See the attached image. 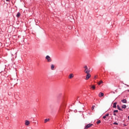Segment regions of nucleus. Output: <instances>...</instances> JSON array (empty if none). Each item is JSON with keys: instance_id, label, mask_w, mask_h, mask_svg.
<instances>
[{"instance_id": "obj_1", "label": "nucleus", "mask_w": 129, "mask_h": 129, "mask_svg": "<svg viewBox=\"0 0 129 129\" xmlns=\"http://www.w3.org/2000/svg\"><path fill=\"white\" fill-rule=\"evenodd\" d=\"M84 68L85 69L84 70L85 73H86V74H88L90 73V69H88V68L87 67V66H85L84 67Z\"/></svg>"}, {"instance_id": "obj_2", "label": "nucleus", "mask_w": 129, "mask_h": 129, "mask_svg": "<svg viewBox=\"0 0 129 129\" xmlns=\"http://www.w3.org/2000/svg\"><path fill=\"white\" fill-rule=\"evenodd\" d=\"M45 59L46 60H47V62H51L52 61V58H51V57H50V56L49 55H47L46 57H45Z\"/></svg>"}, {"instance_id": "obj_3", "label": "nucleus", "mask_w": 129, "mask_h": 129, "mask_svg": "<svg viewBox=\"0 0 129 129\" xmlns=\"http://www.w3.org/2000/svg\"><path fill=\"white\" fill-rule=\"evenodd\" d=\"M92 125H93V124H88L85 126V129L89 128V127H91Z\"/></svg>"}, {"instance_id": "obj_4", "label": "nucleus", "mask_w": 129, "mask_h": 129, "mask_svg": "<svg viewBox=\"0 0 129 129\" xmlns=\"http://www.w3.org/2000/svg\"><path fill=\"white\" fill-rule=\"evenodd\" d=\"M87 75H86V80H88L91 77V75L90 74H87Z\"/></svg>"}, {"instance_id": "obj_5", "label": "nucleus", "mask_w": 129, "mask_h": 129, "mask_svg": "<svg viewBox=\"0 0 129 129\" xmlns=\"http://www.w3.org/2000/svg\"><path fill=\"white\" fill-rule=\"evenodd\" d=\"M73 77H74V75L73 74H71L69 76V78L70 79H72V78H73Z\"/></svg>"}, {"instance_id": "obj_6", "label": "nucleus", "mask_w": 129, "mask_h": 129, "mask_svg": "<svg viewBox=\"0 0 129 129\" xmlns=\"http://www.w3.org/2000/svg\"><path fill=\"white\" fill-rule=\"evenodd\" d=\"M104 95V94H103V93L100 92L98 95V96H99V97H102V96H103Z\"/></svg>"}, {"instance_id": "obj_7", "label": "nucleus", "mask_w": 129, "mask_h": 129, "mask_svg": "<svg viewBox=\"0 0 129 129\" xmlns=\"http://www.w3.org/2000/svg\"><path fill=\"white\" fill-rule=\"evenodd\" d=\"M30 124V121L26 120H25V125H29Z\"/></svg>"}, {"instance_id": "obj_8", "label": "nucleus", "mask_w": 129, "mask_h": 129, "mask_svg": "<svg viewBox=\"0 0 129 129\" xmlns=\"http://www.w3.org/2000/svg\"><path fill=\"white\" fill-rule=\"evenodd\" d=\"M50 67H51V70H54V68H55V66L53 64H51L50 65Z\"/></svg>"}, {"instance_id": "obj_9", "label": "nucleus", "mask_w": 129, "mask_h": 129, "mask_svg": "<svg viewBox=\"0 0 129 129\" xmlns=\"http://www.w3.org/2000/svg\"><path fill=\"white\" fill-rule=\"evenodd\" d=\"M109 116V114L107 113L106 114V115L103 117V118H104V119H105L106 117H108Z\"/></svg>"}, {"instance_id": "obj_10", "label": "nucleus", "mask_w": 129, "mask_h": 129, "mask_svg": "<svg viewBox=\"0 0 129 129\" xmlns=\"http://www.w3.org/2000/svg\"><path fill=\"white\" fill-rule=\"evenodd\" d=\"M117 104V103L115 102L113 103V108H116V105Z\"/></svg>"}, {"instance_id": "obj_11", "label": "nucleus", "mask_w": 129, "mask_h": 129, "mask_svg": "<svg viewBox=\"0 0 129 129\" xmlns=\"http://www.w3.org/2000/svg\"><path fill=\"white\" fill-rule=\"evenodd\" d=\"M49 120H50V119L48 118V119H45L44 120V123H47V122H48V121H49Z\"/></svg>"}, {"instance_id": "obj_12", "label": "nucleus", "mask_w": 129, "mask_h": 129, "mask_svg": "<svg viewBox=\"0 0 129 129\" xmlns=\"http://www.w3.org/2000/svg\"><path fill=\"white\" fill-rule=\"evenodd\" d=\"M20 16H21V14L20 13V12H18L16 15L17 18H20Z\"/></svg>"}, {"instance_id": "obj_13", "label": "nucleus", "mask_w": 129, "mask_h": 129, "mask_svg": "<svg viewBox=\"0 0 129 129\" xmlns=\"http://www.w3.org/2000/svg\"><path fill=\"white\" fill-rule=\"evenodd\" d=\"M123 103H126V100L123 99L121 101Z\"/></svg>"}, {"instance_id": "obj_14", "label": "nucleus", "mask_w": 129, "mask_h": 129, "mask_svg": "<svg viewBox=\"0 0 129 129\" xmlns=\"http://www.w3.org/2000/svg\"><path fill=\"white\" fill-rule=\"evenodd\" d=\"M117 109L119 110H121V108H120V107H119V105H117Z\"/></svg>"}, {"instance_id": "obj_15", "label": "nucleus", "mask_w": 129, "mask_h": 129, "mask_svg": "<svg viewBox=\"0 0 129 129\" xmlns=\"http://www.w3.org/2000/svg\"><path fill=\"white\" fill-rule=\"evenodd\" d=\"M103 83V82H102V81H100V82H99L98 83V85H100V84H101V83Z\"/></svg>"}, {"instance_id": "obj_16", "label": "nucleus", "mask_w": 129, "mask_h": 129, "mask_svg": "<svg viewBox=\"0 0 129 129\" xmlns=\"http://www.w3.org/2000/svg\"><path fill=\"white\" fill-rule=\"evenodd\" d=\"M126 106L125 105H123L122 106V108H126Z\"/></svg>"}, {"instance_id": "obj_17", "label": "nucleus", "mask_w": 129, "mask_h": 129, "mask_svg": "<svg viewBox=\"0 0 129 129\" xmlns=\"http://www.w3.org/2000/svg\"><path fill=\"white\" fill-rule=\"evenodd\" d=\"M100 122H101V121H100V120H99L97 122V124H99V123H100Z\"/></svg>"}, {"instance_id": "obj_18", "label": "nucleus", "mask_w": 129, "mask_h": 129, "mask_svg": "<svg viewBox=\"0 0 129 129\" xmlns=\"http://www.w3.org/2000/svg\"><path fill=\"white\" fill-rule=\"evenodd\" d=\"M113 112H114V113L118 112V110H115L113 111Z\"/></svg>"}, {"instance_id": "obj_19", "label": "nucleus", "mask_w": 129, "mask_h": 129, "mask_svg": "<svg viewBox=\"0 0 129 129\" xmlns=\"http://www.w3.org/2000/svg\"><path fill=\"white\" fill-rule=\"evenodd\" d=\"M92 88L93 89H95V86H92Z\"/></svg>"}, {"instance_id": "obj_20", "label": "nucleus", "mask_w": 129, "mask_h": 129, "mask_svg": "<svg viewBox=\"0 0 129 129\" xmlns=\"http://www.w3.org/2000/svg\"><path fill=\"white\" fill-rule=\"evenodd\" d=\"M94 107H95V106H93L92 108V110H93V109H94Z\"/></svg>"}, {"instance_id": "obj_21", "label": "nucleus", "mask_w": 129, "mask_h": 129, "mask_svg": "<svg viewBox=\"0 0 129 129\" xmlns=\"http://www.w3.org/2000/svg\"><path fill=\"white\" fill-rule=\"evenodd\" d=\"M113 124H115L116 125H118V123H116V122H114Z\"/></svg>"}, {"instance_id": "obj_22", "label": "nucleus", "mask_w": 129, "mask_h": 129, "mask_svg": "<svg viewBox=\"0 0 129 129\" xmlns=\"http://www.w3.org/2000/svg\"><path fill=\"white\" fill-rule=\"evenodd\" d=\"M113 115H116V114H115V113H113Z\"/></svg>"}, {"instance_id": "obj_23", "label": "nucleus", "mask_w": 129, "mask_h": 129, "mask_svg": "<svg viewBox=\"0 0 129 129\" xmlns=\"http://www.w3.org/2000/svg\"><path fill=\"white\" fill-rule=\"evenodd\" d=\"M94 79H96V76L94 77Z\"/></svg>"}, {"instance_id": "obj_24", "label": "nucleus", "mask_w": 129, "mask_h": 129, "mask_svg": "<svg viewBox=\"0 0 129 129\" xmlns=\"http://www.w3.org/2000/svg\"><path fill=\"white\" fill-rule=\"evenodd\" d=\"M6 2H10V0H6Z\"/></svg>"}]
</instances>
